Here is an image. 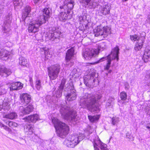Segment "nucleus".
I'll return each instance as SVG.
<instances>
[{"label":"nucleus","instance_id":"f257e3e1","mask_svg":"<svg viewBox=\"0 0 150 150\" xmlns=\"http://www.w3.org/2000/svg\"><path fill=\"white\" fill-rule=\"evenodd\" d=\"M52 122L58 136L63 138L69 134L70 129L67 124L55 118L52 120Z\"/></svg>","mask_w":150,"mask_h":150},{"label":"nucleus","instance_id":"f03ea898","mask_svg":"<svg viewBox=\"0 0 150 150\" xmlns=\"http://www.w3.org/2000/svg\"><path fill=\"white\" fill-rule=\"evenodd\" d=\"M48 76L51 80L56 79L60 71V65L57 64L51 65L47 68Z\"/></svg>","mask_w":150,"mask_h":150},{"label":"nucleus","instance_id":"7ed1b4c3","mask_svg":"<svg viewBox=\"0 0 150 150\" xmlns=\"http://www.w3.org/2000/svg\"><path fill=\"white\" fill-rule=\"evenodd\" d=\"M81 138V136L77 135H71L68 139L64 141V144L68 147L73 148L82 139Z\"/></svg>","mask_w":150,"mask_h":150},{"label":"nucleus","instance_id":"20e7f679","mask_svg":"<svg viewBox=\"0 0 150 150\" xmlns=\"http://www.w3.org/2000/svg\"><path fill=\"white\" fill-rule=\"evenodd\" d=\"M50 10L48 8H45L41 12L40 15L38 17V22L42 23V24L45 23L46 21L50 16Z\"/></svg>","mask_w":150,"mask_h":150},{"label":"nucleus","instance_id":"39448f33","mask_svg":"<svg viewBox=\"0 0 150 150\" xmlns=\"http://www.w3.org/2000/svg\"><path fill=\"white\" fill-rule=\"evenodd\" d=\"M99 53V50L98 49H87L83 52L82 56L85 59H88L98 55Z\"/></svg>","mask_w":150,"mask_h":150},{"label":"nucleus","instance_id":"423d86ee","mask_svg":"<svg viewBox=\"0 0 150 150\" xmlns=\"http://www.w3.org/2000/svg\"><path fill=\"white\" fill-rule=\"evenodd\" d=\"M111 29H94L95 36L98 37L101 35L103 38L106 37L111 33Z\"/></svg>","mask_w":150,"mask_h":150},{"label":"nucleus","instance_id":"0eeeda50","mask_svg":"<svg viewBox=\"0 0 150 150\" xmlns=\"http://www.w3.org/2000/svg\"><path fill=\"white\" fill-rule=\"evenodd\" d=\"M20 100L22 105H26L29 104L31 100V96L27 93L21 94Z\"/></svg>","mask_w":150,"mask_h":150},{"label":"nucleus","instance_id":"6e6552de","mask_svg":"<svg viewBox=\"0 0 150 150\" xmlns=\"http://www.w3.org/2000/svg\"><path fill=\"white\" fill-rule=\"evenodd\" d=\"M142 36L140 37L135 44L134 47V50L138 51L140 50L143 47L145 39V33H142Z\"/></svg>","mask_w":150,"mask_h":150},{"label":"nucleus","instance_id":"1a4fd4ad","mask_svg":"<svg viewBox=\"0 0 150 150\" xmlns=\"http://www.w3.org/2000/svg\"><path fill=\"white\" fill-rule=\"evenodd\" d=\"M93 146L94 150H100L99 147L101 150H104L108 149L107 145L103 143L100 139L94 142Z\"/></svg>","mask_w":150,"mask_h":150},{"label":"nucleus","instance_id":"9d476101","mask_svg":"<svg viewBox=\"0 0 150 150\" xmlns=\"http://www.w3.org/2000/svg\"><path fill=\"white\" fill-rule=\"evenodd\" d=\"M34 109V106L32 104H29L25 108L21 106L19 108L20 111L24 115L30 114L33 111Z\"/></svg>","mask_w":150,"mask_h":150},{"label":"nucleus","instance_id":"9b49d317","mask_svg":"<svg viewBox=\"0 0 150 150\" xmlns=\"http://www.w3.org/2000/svg\"><path fill=\"white\" fill-rule=\"evenodd\" d=\"M74 2L72 0H68L67 1H65L64 2V5L60 6V8L64 10H72L74 6Z\"/></svg>","mask_w":150,"mask_h":150},{"label":"nucleus","instance_id":"f8f14e48","mask_svg":"<svg viewBox=\"0 0 150 150\" xmlns=\"http://www.w3.org/2000/svg\"><path fill=\"white\" fill-rule=\"evenodd\" d=\"M96 102L97 100L95 96L92 95L89 97V100L86 104V106L88 110H91Z\"/></svg>","mask_w":150,"mask_h":150},{"label":"nucleus","instance_id":"ddd939ff","mask_svg":"<svg viewBox=\"0 0 150 150\" xmlns=\"http://www.w3.org/2000/svg\"><path fill=\"white\" fill-rule=\"evenodd\" d=\"M23 84L20 82H13L11 83L10 89L11 91L19 90L21 89Z\"/></svg>","mask_w":150,"mask_h":150},{"label":"nucleus","instance_id":"4468645a","mask_svg":"<svg viewBox=\"0 0 150 150\" xmlns=\"http://www.w3.org/2000/svg\"><path fill=\"white\" fill-rule=\"evenodd\" d=\"M74 50L73 47H71L68 49L66 53L65 60L66 62L70 61L74 55Z\"/></svg>","mask_w":150,"mask_h":150},{"label":"nucleus","instance_id":"2eb2a0df","mask_svg":"<svg viewBox=\"0 0 150 150\" xmlns=\"http://www.w3.org/2000/svg\"><path fill=\"white\" fill-rule=\"evenodd\" d=\"M119 49L117 46H116L113 48L111 51L110 54L112 56V59L118 60V54Z\"/></svg>","mask_w":150,"mask_h":150},{"label":"nucleus","instance_id":"dca6fc26","mask_svg":"<svg viewBox=\"0 0 150 150\" xmlns=\"http://www.w3.org/2000/svg\"><path fill=\"white\" fill-rule=\"evenodd\" d=\"M17 117V113L14 112H10L3 116V118L11 120L16 119Z\"/></svg>","mask_w":150,"mask_h":150},{"label":"nucleus","instance_id":"f3484780","mask_svg":"<svg viewBox=\"0 0 150 150\" xmlns=\"http://www.w3.org/2000/svg\"><path fill=\"white\" fill-rule=\"evenodd\" d=\"M65 116L72 120H75L77 116V112L74 110H70L66 114Z\"/></svg>","mask_w":150,"mask_h":150},{"label":"nucleus","instance_id":"a211bd4d","mask_svg":"<svg viewBox=\"0 0 150 150\" xmlns=\"http://www.w3.org/2000/svg\"><path fill=\"white\" fill-rule=\"evenodd\" d=\"M31 8L29 6H27L25 8V11L26 13H24L22 15V20L24 21L25 23V20L28 19V17H27L28 15L31 11Z\"/></svg>","mask_w":150,"mask_h":150},{"label":"nucleus","instance_id":"6ab92c4d","mask_svg":"<svg viewBox=\"0 0 150 150\" xmlns=\"http://www.w3.org/2000/svg\"><path fill=\"white\" fill-rule=\"evenodd\" d=\"M67 11L69 14V11L67 10H64V11H62L58 15V18L61 21H65L67 18L68 13H66Z\"/></svg>","mask_w":150,"mask_h":150},{"label":"nucleus","instance_id":"aec40b11","mask_svg":"<svg viewBox=\"0 0 150 150\" xmlns=\"http://www.w3.org/2000/svg\"><path fill=\"white\" fill-rule=\"evenodd\" d=\"M150 58V50L147 49L144 51L142 59L145 62H147L149 61Z\"/></svg>","mask_w":150,"mask_h":150},{"label":"nucleus","instance_id":"412c9836","mask_svg":"<svg viewBox=\"0 0 150 150\" xmlns=\"http://www.w3.org/2000/svg\"><path fill=\"white\" fill-rule=\"evenodd\" d=\"M110 5L107 4L101 7L100 12L104 15H106L110 12Z\"/></svg>","mask_w":150,"mask_h":150},{"label":"nucleus","instance_id":"4be33fe9","mask_svg":"<svg viewBox=\"0 0 150 150\" xmlns=\"http://www.w3.org/2000/svg\"><path fill=\"white\" fill-rule=\"evenodd\" d=\"M100 117V115H96L94 116L89 115L88 116V118L90 121L92 123L98 122Z\"/></svg>","mask_w":150,"mask_h":150},{"label":"nucleus","instance_id":"5701e85b","mask_svg":"<svg viewBox=\"0 0 150 150\" xmlns=\"http://www.w3.org/2000/svg\"><path fill=\"white\" fill-rule=\"evenodd\" d=\"M30 121L35 123L39 119V116L37 114H33L29 115Z\"/></svg>","mask_w":150,"mask_h":150},{"label":"nucleus","instance_id":"b1692460","mask_svg":"<svg viewBox=\"0 0 150 150\" xmlns=\"http://www.w3.org/2000/svg\"><path fill=\"white\" fill-rule=\"evenodd\" d=\"M79 1L83 3L84 6H92L93 2V0H79Z\"/></svg>","mask_w":150,"mask_h":150},{"label":"nucleus","instance_id":"393cba45","mask_svg":"<svg viewBox=\"0 0 150 150\" xmlns=\"http://www.w3.org/2000/svg\"><path fill=\"white\" fill-rule=\"evenodd\" d=\"M19 63L23 67H29L28 61L24 58L22 57L21 58Z\"/></svg>","mask_w":150,"mask_h":150},{"label":"nucleus","instance_id":"a878e982","mask_svg":"<svg viewBox=\"0 0 150 150\" xmlns=\"http://www.w3.org/2000/svg\"><path fill=\"white\" fill-rule=\"evenodd\" d=\"M42 24V23L38 22V21L35 23L31 22L29 24L28 28H38Z\"/></svg>","mask_w":150,"mask_h":150},{"label":"nucleus","instance_id":"bb28decb","mask_svg":"<svg viewBox=\"0 0 150 150\" xmlns=\"http://www.w3.org/2000/svg\"><path fill=\"white\" fill-rule=\"evenodd\" d=\"M107 57V63L105 66H104V69L105 70H108L110 67L111 59L110 54L108 55Z\"/></svg>","mask_w":150,"mask_h":150},{"label":"nucleus","instance_id":"cd10ccee","mask_svg":"<svg viewBox=\"0 0 150 150\" xmlns=\"http://www.w3.org/2000/svg\"><path fill=\"white\" fill-rule=\"evenodd\" d=\"M8 55V52L6 50L0 51V59H2L4 57H6Z\"/></svg>","mask_w":150,"mask_h":150},{"label":"nucleus","instance_id":"c85d7f7f","mask_svg":"<svg viewBox=\"0 0 150 150\" xmlns=\"http://www.w3.org/2000/svg\"><path fill=\"white\" fill-rule=\"evenodd\" d=\"M3 121L5 122L6 124H7L9 127H15L17 126V124L14 122L11 121H8L7 122H5L6 120H3Z\"/></svg>","mask_w":150,"mask_h":150},{"label":"nucleus","instance_id":"c756f323","mask_svg":"<svg viewBox=\"0 0 150 150\" xmlns=\"http://www.w3.org/2000/svg\"><path fill=\"white\" fill-rule=\"evenodd\" d=\"M142 36V35H140L139 36L135 34L133 35H130V39L132 41H136V40L138 41V39L140 38V37Z\"/></svg>","mask_w":150,"mask_h":150},{"label":"nucleus","instance_id":"7c9ffc66","mask_svg":"<svg viewBox=\"0 0 150 150\" xmlns=\"http://www.w3.org/2000/svg\"><path fill=\"white\" fill-rule=\"evenodd\" d=\"M25 128L27 129L29 132H30V134H32L34 132L33 125L31 124H27Z\"/></svg>","mask_w":150,"mask_h":150},{"label":"nucleus","instance_id":"2f4dec72","mask_svg":"<svg viewBox=\"0 0 150 150\" xmlns=\"http://www.w3.org/2000/svg\"><path fill=\"white\" fill-rule=\"evenodd\" d=\"M0 127H3L4 129L9 132H12L11 129L5 125L1 122H0Z\"/></svg>","mask_w":150,"mask_h":150},{"label":"nucleus","instance_id":"473e14b6","mask_svg":"<svg viewBox=\"0 0 150 150\" xmlns=\"http://www.w3.org/2000/svg\"><path fill=\"white\" fill-rule=\"evenodd\" d=\"M11 21V18L9 15H7L5 18L4 23L5 24H9Z\"/></svg>","mask_w":150,"mask_h":150},{"label":"nucleus","instance_id":"72a5a7b5","mask_svg":"<svg viewBox=\"0 0 150 150\" xmlns=\"http://www.w3.org/2000/svg\"><path fill=\"white\" fill-rule=\"evenodd\" d=\"M66 82V79H63L62 80L61 83L59 86V88L62 90L63 89Z\"/></svg>","mask_w":150,"mask_h":150},{"label":"nucleus","instance_id":"f704fd0d","mask_svg":"<svg viewBox=\"0 0 150 150\" xmlns=\"http://www.w3.org/2000/svg\"><path fill=\"white\" fill-rule=\"evenodd\" d=\"M35 87L38 90H39L41 87V81L40 80H38L35 81Z\"/></svg>","mask_w":150,"mask_h":150},{"label":"nucleus","instance_id":"c9c22d12","mask_svg":"<svg viewBox=\"0 0 150 150\" xmlns=\"http://www.w3.org/2000/svg\"><path fill=\"white\" fill-rule=\"evenodd\" d=\"M89 110L93 112H95L100 111V109L98 106L96 105L94 106V105L93 106L92 109Z\"/></svg>","mask_w":150,"mask_h":150},{"label":"nucleus","instance_id":"e433bc0d","mask_svg":"<svg viewBox=\"0 0 150 150\" xmlns=\"http://www.w3.org/2000/svg\"><path fill=\"white\" fill-rule=\"evenodd\" d=\"M105 57H103L102 58H101L98 61L93 62H91L90 64H98L100 62H102L104 61L105 60Z\"/></svg>","mask_w":150,"mask_h":150},{"label":"nucleus","instance_id":"4c0bfd02","mask_svg":"<svg viewBox=\"0 0 150 150\" xmlns=\"http://www.w3.org/2000/svg\"><path fill=\"white\" fill-rule=\"evenodd\" d=\"M21 0H16L13 1V3L15 6H21Z\"/></svg>","mask_w":150,"mask_h":150},{"label":"nucleus","instance_id":"58836bf2","mask_svg":"<svg viewBox=\"0 0 150 150\" xmlns=\"http://www.w3.org/2000/svg\"><path fill=\"white\" fill-rule=\"evenodd\" d=\"M1 71L3 72L4 73L7 74V75H8L10 74L11 73V72L10 71L6 68H4L3 69L1 70Z\"/></svg>","mask_w":150,"mask_h":150},{"label":"nucleus","instance_id":"ea45409f","mask_svg":"<svg viewBox=\"0 0 150 150\" xmlns=\"http://www.w3.org/2000/svg\"><path fill=\"white\" fill-rule=\"evenodd\" d=\"M40 49L42 50H43L45 54L46 55L49 52V48H47L46 47L41 48Z\"/></svg>","mask_w":150,"mask_h":150},{"label":"nucleus","instance_id":"a19ab883","mask_svg":"<svg viewBox=\"0 0 150 150\" xmlns=\"http://www.w3.org/2000/svg\"><path fill=\"white\" fill-rule=\"evenodd\" d=\"M85 16H78V20L79 21L81 22L83 21L84 18H85Z\"/></svg>","mask_w":150,"mask_h":150},{"label":"nucleus","instance_id":"79ce46f5","mask_svg":"<svg viewBox=\"0 0 150 150\" xmlns=\"http://www.w3.org/2000/svg\"><path fill=\"white\" fill-rule=\"evenodd\" d=\"M127 95L125 92H122V100H125L127 99Z\"/></svg>","mask_w":150,"mask_h":150},{"label":"nucleus","instance_id":"37998d69","mask_svg":"<svg viewBox=\"0 0 150 150\" xmlns=\"http://www.w3.org/2000/svg\"><path fill=\"white\" fill-rule=\"evenodd\" d=\"M29 116L23 118V120H24L26 121H30V119H29Z\"/></svg>","mask_w":150,"mask_h":150},{"label":"nucleus","instance_id":"c03bdc74","mask_svg":"<svg viewBox=\"0 0 150 150\" xmlns=\"http://www.w3.org/2000/svg\"><path fill=\"white\" fill-rule=\"evenodd\" d=\"M101 98H102V96L101 95H98V96H97L96 98V100H99Z\"/></svg>","mask_w":150,"mask_h":150},{"label":"nucleus","instance_id":"a18cd8bd","mask_svg":"<svg viewBox=\"0 0 150 150\" xmlns=\"http://www.w3.org/2000/svg\"><path fill=\"white\" fill-rule=\"evenodd\" d=\"M112 123L113 125H114L116 123L115 120L113 117L112 118Z\"/></svg>","mask_w":150,"mask_h":150},{"label":"nucleus","instance_id":"49530a36","mask_svg":"<svg viewBox=\"0 0 150 150\" xmlns=\"http://www.w3.org/2000/svg\"><path fill=\"white\" fill-rule=\"evenodd\" d=\"M147 21L150 24V15L148 16Z\"/></svg>","mask_w":150,"mask_h":150},{"label":"nucleus","instance_id":"de8ad7c7","mask_svg":"<svg viewBox=\"0 0 150 150\" xmlns=\"http://www.w3.org/2000/svg\"><path fill=\"white\" fill-rule=\"evenodd\" d=\"M146 128L148 129L149 130H150V123L148 124Z\"/></svg>","mask_w":150,"mask_h":150},{"label":"nucleus","instance_id":"09e8293b","mask_svg":"<svg viewBox=\"0 0 150 150\" xmlns=\"http://www.w3.org/2000/svg\"><path fill=\"white\" fill-rule=\"evenodd\" d=\"M34 29H28V31L29 32H33V30Z\"/></svg>","mask_w":150,"mask_h":150},{"label":"nucleus","instance_id":"8fccbe9b","mask_svg":"<svg viewBox=\"0 0 150 150\" xmlns=\"http://www.w3.org/2000/svg\"><path fill=\"white\" fill-rule=\"evenodd\" d=\"M4 7L3 5L0 4V9L3 10Z\"/></svg>","mask_w":150,"mask_h":150},{"label":"nucleus","instance_id":"3c124183","mask_svg":"<svg viewBox=\"0 0 150 150\" xmlns=\"http://www.w3.org/2000/svg\"><path fill=\"white\" fill-rule=\"evenodd\" d=\"M39 1V0H34V3L35 4L37 3Z\"/></svg>","mask_w":150,"mask_h":150},{"label":"nucleus","instance_id":"603ef678","mask_svg":"<svg viewBox=\"0 0 150 150\" xmlns=\"http://www.w3.org/2000/svg\"><path fill=\"white\" fill-rule=\"evenodd\" d=\"M89 76H90V75H86V77H85V79L87 80V77H89Z\"/></svg>","mask_w":150,"mask_h":150},{"label":"nucleus","instance_id":"864d4df0","mask_svg":"<svg viewBox=\"0 0 150 150\" xmlns=\"http://www.w3.org/2000/svg\"><path fill=\"white\" fill-rule=\"evenodd\" d=\"M87 63L86 64V65L87 66H89V65H91V64H89V63Z\"/></svg>","mask_w":150,"mask_h":150},{"label":"nucleus","instance_id":"5fc2aeb1","mask_svg":"<svg viewBox=\"0 0 150 150\" xmlns=\"http://www.w3.org/2000/svg\"><path fill=\"white\" fill-rule=\"evenodd\" d=\"M71 96V94L70 93L68 94L67 95V96L68 97H70Z\"/></svg>","mask_w":150,"mask_h":150},{"label":"nucleus","instance_id":"6e6d98bb","mask_svg":"<svg viewBox=\"0 0 150 150\" xmlns=\"http://www.w3.org/2000/svg\"><path fill=\"white\" fill-rule=\"evenodd\" d=\"M111 72H112V70H110L109 71H108V73H111Z\"/></svg>","mask_w":150,"mask_h":150},{"label":"nucleus","instance_id":"4d7b16f0","mask_svg":"<svg viewBox=\"0 0 150 150\" xmlns=\"http://www.w3.org/2000/svg\"><path fill=\"white\" fill-rule=\"evenodd\" d=\"M2 10L1 9H0V14L1 13V12L2 11Z\"/></svg>","mask_w":150,"mask_h":150},{"label":"nucleus","instance_id":"13d9d810","mask_svg":"<svg viewBox=\"0 0 150 150\" xmlns=\"http://www.w3.org/2000/svg\"><path fill=\"white\" fill-rule=\"evenodd\" d=\"M85 28H87V25H85Z\"/></svg>","mask_w":150,"mask_h":150}]
</instances>
